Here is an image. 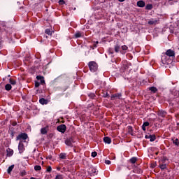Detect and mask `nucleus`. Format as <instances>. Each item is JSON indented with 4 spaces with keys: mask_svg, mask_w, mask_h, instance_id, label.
<instances>
[{
    "mask_svg": "<svg viewBox=\"0 0 179 179\" xmlns=\"http://www.w3.org/2000/svg\"><path fill=\"white\" fill-rule=\"evenodd\" d=\"M93 173H96V169L92 170Z\"/></svg>",
    "mask_w": 179,
    "mask_h": 179,
    "instance_id": "57",
    "label": "nucleus"
},
{
    "mask_svg": "<svg viewBox=\"0 0 179 179\" xmlns=\"http://www.w3.org/2000/svg\"><path fill=\"white\" fill-rule=\"evenodd\" d=\"M114 51L116 53L121 52V45L120 44L115 45Z\"/></svg>",
    "mask_w": 179,
    "mask_h": 179,
    "instance_id": "12",
    "label": "nucleus"
},
{
    "mask_svg": "<svg viewBox=\"0 0 179 179\" xmlns=\"http://www.w3.org/2000/svg\"><path fill=\"white\" fill-rule=\"evenodd\" d=\"M170 104L172 106L179 104V97H174L172 100L170 101Z\"/></svg>",
    "mask_w": 179,
    "mask_h": 179,
    "instance_id": "9",
    "label": "nucleus"
},
{
    "mask_svg": "<svg viewBox=\"0 0 179 179\" xmlns=\"http://www.w3.org/2000/svg\"><path fill=\"white\" fill-rule=\"evenodd\" d=\"M145 139H150V142H155L156 141V135H145Z\"/></svg>",
    "mask_w": 179,
    "mask_h": 179,
    "instance_id": "8",
    "label": "nucleus"
},
{
    "mask_svg": "<svg viewBox=\"0 0 179 179\" xmlns=\"http://www.w3.org/2000/svg\"><path fill=\"white\" fill-rule=\"evenodd\" d=\"M37 80H41V85H45V80H44V77L42 76H36Z\"/></svg>",
    "mask_w": 179,
    "mask_h": 179,
    "instance_id": "13",
    "label": "nucleus"
},
{
    "mask_svg": "<svg viewBox=\"0 0 179 179\" xmlns=\"http://www.w3.org/2000/svg\"><path fill=\"white\" fill-rule=\"evenodd\" d=\"M88 97H90V99H92V100H94L96 99V94L94 93H89L87 94Z\"/></svg>",
    "mask_w": 179,
    "mask_h": 179,
    "instance_id": "27",
    "label": "nucleus"
},
{
    "mask_svg": "<svg viewBox=\"0 0 179 179\" xmlns=\"http://www.w3.org/2000/svg\"><path fill=\"white\" fill-rule=\"evenodd\" d=\"M169 1H173V0H169Z\"/></svg>",
    "mask_w": 179,
    "mask_h": 179,
    "instance_id": "62",
    "label": "nucleus"
},
{
    "mask_svg": "<svg viewBox=\"0 0 179 179\" xmlns=\"http://www.w3.org/2000/svg\"><path fill=\"white\" fill-rule=\"evenodd\" d=\"M59 5H65V1H64V0H59Z\"/></svg>",
    "mask_w": 179,
    "mask_h": 179,
    "instance_id": "44",
    "label": "nucleus"
},
{
    "mask_svg": "<svg viewBox=\"0 0 179 179\" xmlns=\"http://www.w3.org/2000/svg\"><path fill=\"white\" fill-rule=\"evenodd\" d=\"M88 66L90 72H97V69H99V64L94 61L90 62L88 63Z\"/></svg>",
    "mask_w": 179,
    "mask_h": 179,
    "instance_id": "1",
    "label": "nucleus"
},
{
    "mask_svg": "<svg viewBox=\"0 0 179 179\" xmlns=\"http://www.w3.org/2000/svg\"><path fill=\"white\" fill-rule=\"evenodd\" d=\"M121 97H122V93H115L110 96L111 100H115V99H121Z\"/></svg>",
    "mask_w": 179,
    "mask_h": 179,
    "instance_id": "7",
    "label": "nucleus"
},
{
    "mask_svg": "<svg viewBox=\"0 0 179 179\" xmlns=\"http://www.w3.org/2000/svg\"><path fill=\"white\" fill-rule=\"evenodd\" d=\"M5 90H7V92L12 90V85L10 84H6L5 85Z\"/></svg>",
    "mask_w": 179,
    "mask_h": 179,
    "instance_id": "28",
    "label": "nucleus"
},
{
    "mask_svg": "<svg viewBox=\"0 0 179 179\" xmlns=\"http://www.w3.org/2000/svg\"><path fill=\"white\" fill-rule=\"evenodd\" d=\"M102 97H110V94H108V92L103 93Z\"/></svg>",
    "mask_w": 179,
    "mask_h": 179,
    "instance_id": "41",
    "label": "nucleus"
},
{
    "mask_svg": "<svg viewBox=\"0 0 179 179\" xmlns=\"http://www.w3.org/2000/svg\"><path fill=\"white\" fill-rule=\"evenodd\" d=\"M162 62L165 65H169V64H171V62H173V60L172 59H168V60L164 62V60L162 59Z\"/></svg>",
    "mask_w": 179,
    "mask_h": 179,
    "instance_id": "33",
    "label": "nucleus"
},
{
    "mask_svg": "<svg viewBox=\"0 0 179 179\" xmlns=\"http://www.w3.org/2000/svg\"><path fill=\"white\" fill-rule=\"evenodd\" d=\"M39 103H40V104H42V106L47 105V104H48V100H47L44 98H41L39 99Z\"/></svg>",
    "mask_w": 179,
    "mask_h": 179,
    "instance_id": "15",
    "label": "nucleus"
},
{
    "mask_svg": "<svg viewBox=\"0 0 179 179\" xmlns=\"http://www.w3.org/2000/svg\"><path fill=\"white\" fill-rule=\"evenodd\" d=\"M9 82H10V85H13V86H15V85H16V81L15 80H13V78H10Z\"/></svg>",
    "mask_w": 179,
    "mask_h": 179,
    "instance_id": "36",
    "label": "nucleus"
},
{
    "mask_svg": "<svg viewBox=\"0 0 179 179\" xmlns=\"http://www.w3.org/2000/svg\"><path fill=\"white\" fill-rule=\"evenodd\" d=\"M51 171H52V168L51 166H48L47 169H46V172L47 173H51Z\"/></svg>",
    "mask_w": 179,
    "mask_h": 179,
    "instance_id": "39",
    "label": "nucleus"
},
{
    "mask_svg": "<svg viewBox=\"0 0 179 179\" xmlns=\"http://www.w3.org/2000/svg\"><path fill=\"white\" fill-rule=\"evenodd\" d=\"M157 22H159V20L157 19H155V18H151L149 21H148V24L153 26V24H156L157 23Z\"/></svg>",
    "mask_w": 179,
    "mask_h": 179,
    "instance_id": "10",
    "label": "nucleus"
},
{
    "mask_svg": "<svg viewBox=\"0 0 179 179\" xmlns=\"http://www.w3.org/2000/svg\"><path fill=\"white\" fill-rule=\"evenodd\" d=\"M141 171H142L140 169L139 173H141Z\"/></svg>",
    "mask_w": 179,
    "mask_h": 179,
    "instance_id": "60",
    "label": "nucleus"
},
{
    "mask_svg": "<svg viewBox=\"0 0 179 179\" xmlns=\"http://www.w3.org/2000/svg\"><path fill=\"white\" fill-rule=\"evenodd\" d=\"M128 50V46L127 45H122L121 46V50H120V54L124 55L127 53V50Z\"/></svg>",
    "mask_w": 179,
    "mask_h": 179,
    "instance_id": "11",
    "label": "nucleus"
},
{
    "mask_svg": "<svg viewBox=\"0 0 179 179\" xmlns=\"http://www.w3.org/2000/svg\"><path fill=\"white\" fill-rule=\"evenodd\" d=\"M29 138V136L26 133H21L16 137V141H26Z\"/></svg>",
    "mask_w": 179,
    "mask_h": 179,
    "instance_id": "3",
    "label": "nucleus"
},
{
    "mask_svg": "<svg viewBox=\"0 0 179 179\" xmlns=\"http://www.w3.org/2000/svg\"><path fill=\"white\" fill-rule=\"evenodd\" d=\"M46 159L51 160L52 159V157L51 155H49V156L46 157Z\"/></svg>",
    "mask_w": 179,
    "mask_h": 179,
    "instance_id": "50",
    "label": "nucleus"
},
{
    "mask_svg": "<svg viewBox=\"0 0 179 179\" xmlns=\"http://www.w3.org/2000/svg\"><path fill=\"white\" fill-rule=\"evenodd\" d=\"M55 179H64V176L62 175H61V174H57L55 176Z\"/></svg>",
    "mask_w": 179,
    "mask_h": 179,
    "instance_id": "38",
    "label": "nucleus"
},
{
    "mask_svg": "<svg viewBox=\"0 0 179 179\" xmlns=\"http://www.w3.org/2000/svg\"><path fill=\"white\" fill-rule=\"evenodd\" d=\"M173 143L174 144V145H176V146H179V140H178V138H176V140L174 141H173Z\"/></svg>",
    "mask_w": 179,
    "mask_h": 179,
    "instance_id": "37",
    "label": "nucleus"
},
{
    "mask_svg": "<svg viewBox=\"0 0 179 179\" xmlns=\"http://www.w3.org/2000/svg\"><path fill=\"white\" fill-rule=\"evenodd\" d=\"M91 48H92V50H94L95 48H97V45L94 43L92 46L91 47Z\"/></svg>",
    "mask_w": 179,
    "mask_h": 179,
    "instance_id": "46",
    "label": "nucleus"
},
{
    "mask_svg": "<svg viewBox=\"0 0 179 179\" xmlns=\"http://www.w3.org/2000/svg\"><path fill=\"white\" fill-rule=\"evenodd\" d=\"M40 87V83L38 81H35V87Z\"/></svg>",
    "mask_w": 179,
    "mask_h": 179,
    "instance_id": "45",
    "label": "nucleus"
},
{
    "mask_svg": "<svg viewBox=\"0 0 179 179\" xmlns=\"http://www.w3.org/2000/svg\"><path fill=\"white\" fill-rule=\"evenodd\" d=\"M146 5V3H145V1L141 0L138 1L137 2V6H138V8H145V6Z\"/></svg>",
    "mask_w": 179,
    "mask_h": 179,
    "instance_id": "16",
    "label": "nucleus"
},
{
    "mask_svg": "<svg viewBox=\"0 0 179 179\" xmlns=\"http://www.w3.org/2000/svg\"><path fill=\"white\" fill-rule=\"evenodd\" d=\"M156 155H157V152H156Z\"/></svg>",
    "mask_w": 179,
    "mask_h": 179,
    "instance_id": "63",
    "label": "nucleus"
},
{
    "mask_svg": "<svg viewBox=\"0 0 179 179\" xmlns=\"http://www.w3.org/2000/svg\"><path fill=\"white\" fill-rule=\"evenodd\" d=\"M20 174L21 177H24V176H26L27 174L26 171L24 170L22 171Z\"/></svg>",
    "mask_w": 179,
    "mask_h": 179,
    "instance_id": "40",
    "label": "nucleus"
},
{
    "mask_svg": "<svg viewBox=\"0 0 179 179\" xmlns=\"http://www.w3.org/2000/svg\"><path fill=\"white\" fill-rule=\"evenodd\" d=\"M45 34H48V36H52V32L51 31V30H50V29H46L45 30Z\"/></svg>",
    "mask_w": 179,
    "mask_h": 179,
    "instance_id": "31",
    "label": "nucleus"
},
{
    "mask_svg": "<svg viewBox=\"0 0 179 179\" xmlns=\"http://www.w3.org/2000/svg\"><path fill=\"white\" fill-rule=\"evenodd\" d=\"M159 167L161 170H166V169H167V164L159 162Z\"/></svg>",
    "mask_w": 179,
    "mask_h": 179,
    "instance_id": "21",
    "label": "nucleus"
},
{
    "mask_svg": "<svg viewBox=\"0 0 179 179\" xmlns=\"http://www.w3.org/2000/svg\"><path fill=\"white\" fill-rule=\"evenodd\" d=\"M24 144H23V142L20 141L19 144H18V150H19V153L22 154L24 152Z\"/></svg>",
    "mask_w": 179,
    "mask_h": 179,
    "instance_id": "6",
    "label": "nucleus"
},
{
    "mask_svg": "<svg viewBox=\"0 0 179 179\" xmlns=\"http://www.w3.org/2000/svg\"><path fill=\"white\" fill-rule=\"evenodd\" d=\"M119 1V2H124V1H125V0H118Z\"/></svg>",
    "mask_w": 179,
    "mask_h": 179,
    "instance_id": "53",
    "label": "nucleus"
},
{
    "mask_svg": "<svg viewBox=\"0 0 179 179\" xmlns=\"http://www.w3.org/2000/svg\"><path fill=\"white\" fill-rule=\"evenodd\" d=\"M171 94H172V96H174L175 97H179V96H179V92H178V91H177V90L173 91V92H171Z\"/></svg>",
    "mask_w": 179,
    "mask_h": 179,
    "instance_id": "32",
    "label": "nucleus"
},
{
    "mask_svg": "<svg viewBox=\"0 0 179 179\" xmlns=\"http://www.w3.org/2000/svg\"><path fill=\"white\" fill-rule=\"evenodd\" d=\"M57 129L59 132H61L62 134H65V132L66 131V125L60 124L57 126Z\"/></svg>",
    "mask_w": 179,
    "mask_h": 179,
    "instance_id": "4",
    "label": "nucleus"
},
{
    "mask_svg": "<svg viewBox=\"0 0 179 179\" xmlns=\"http://www.w3.org/2000/svg\"><path fill=\"white\" fill-rule=\"evenodd\" d=\"M149 125H150V123H149V122H144L142 125L143 131H146V127H149Z\"/></svg>",
    "mask_w": 179,
    "mask_h": 179,
    "instance_id": "23",
    "label": "nucleus"
},
{
    "mask_svg": "<svg viewBox=\"0 0 179 179\" xmlns=\"http://www.w3.org/2000/svg\"><path fill=\"white\" fill-rule=\"evenodd\" d=\"M165 54L167 57H171V58H174V57H176V52L171 49L167 50Z\"/></svg>",
    "mask_w": 179,
    "mask_h": 179,
    "instance_id": "5",
    "label": "nucleus"
},
{
    "mask_svg": "<svg viewBox=\"0 0 179 179\" xmlns=\"http://www.w3.org/2000/svg\"><path fill=\"white\" fill-rule=\"evenodd\" d=\"M124 69H127V66H126V67H124Z\"/></svg>",
    "mask_w": 179,
    "mask_h": 179,
    "instance_id": "59",
    "label": "nucleus"
},
{
    "mask_svg": "<svg viewBox=\"0 0 179 179\" xmlns=\"http://www.w3.org/2000/svg\"><path fill=\"white\" fill-rule=\"evenodd\" d=\"M30 179H36V178L34 177H31Z\"/></svg>",
    "mask_w": 179,
    "mask_h": 179,
    "instance_id": "55",
    "label": "nucleus"
},
{
    "mask_svg": "<svg viewBox=\"0 0 179 179\" xmlns=\"http://www.w3.org/2000/svg\"><path fill=\"white\" fill-rule=\"evenodd\" d=\"M148 90L152 92V93H156L157 92V88L156 87H150Z\"/></svg>",
    "mask_w": 179,
    "mask_h": 179,
    "instance_id": "25",
    "label": "nucleus"
},
{
    "mask_svg": "<svg viewBox=\"0 0 179 179\" xmlns=\"http://www.w3.org/2000/svg\"><path fill=\"white\" fill-rule=\"evenodd\" d=\"M93 173H96V169L92 170Z\"/></svg>",
    "mask_w": 179,
    "mask_h": 179,
    "instance_id": "56",
    "label": "nucleus"
},
{
    "mask_svg": "<svg viewBox=\"0 0 179 179\" xmlns=\"http://www.w3.org/2000/svg\"><path fill=\"white\" fill-rule=\"evenodd\" d=\"M15 134H16V131H15V130L13 129L10 130V135L11 136V139H13V138H15Z\"/></svg>",
    "mask_w": 179,
    "mask_h": 179,
    "instance_id": "29",
    "label": "nucleus"
},
{
    "mask_svg": "<svg viewBox=\"0 0 179 179\" xmlns=\"http://www.w3.org/2000/svg\"><path fill=\"white\" fill-rule=\"evenodd\" d=\"M34 170H35V171H40V170H41V166H40V165L35 166Z\"/></svg>",
    "mask_w": 179,
    "mask_h": 179,
    "instance_id": "35",
    "label": "nucleus"
},
{
    "mask_svg": "<svg viewBox=\"0 0 179 179\" xmlns=\"http://www.w3.org/2000/svg\"><path fill=\"white\" fill-rule=\"evenodd\" d=\"M114 49H113V48H109V52H110V54H114Z\"/></svg>",
    "mask_w": 179,
    "mask_h": 179,
    "instance_id": "47",
    "label": "nucleus"
},
{
    "mask_svg": "<svg viewBox=\"0 0 179 179\" xmlns=\"http://www.w3.org/2000/svg\"><path fill=\"white\" fill-rule=\"evenodd\" d=\"M105 164H111V161H110V160H105Z\"/></svg>",
    "mask_w": 179,
    "mask_h": 179,
    "instance_id": "49",
    "label": "nucleus"
},
{
    "mask_svg": "<svg viewBox=\"0 0 179 179\" xmlns=\"http://www.w3.org/2000/svg\"><path fill=\"white\" fill-rule=\"evenodd\" d=\"M127 131L129 135H131V136H134V128L131 126L127 127Z\"/></svg>",
    "mask_w": 179,
    "mask_h": 179,
    "instance_id": "18",
    "label": "nucleus"
},
{
    "mask_svg": "<svg viewBox=\"0 0 179 179\" xmlns=\"http://www.w3.org/2000/svg\"><path fill=\"white\" fill-rule=\"evenodd\" d=\"M158 115L159 117H162L163 118H164V117H166V115H167V112H166L164 110H159Z\"/></svg>",
    "mask_w": 179,
    "mask_h": 179,
    "instance_id": "17",
    "label": "nucleus"
},
{
    "mask_svg": "<svg viewBox=\"0 0 179 179\" xmlns=\"http://www.w3.org/2000/svg\"><path fill=\"white\" fill-rule=\"evenodd\" d=\"M57 170H58V171H59L61 170V167H57Z\"/></svg>",
    "mask_w": 179,
    "mask_h": 179,
    "instance_id": "52",
    "label": "nucleus"
},
{
    "mask_svg": "<svg viewBox=\"0 0 179 179\" xmlns=\"http://www.w3.org/2000/svg\"><path fill=\"white\" fill-rule=\"evenodd\" d=\"M65 145L66 146H69V148H73V143H75V141H73V137L67 138L64 141Z\"/></svg>",
    "mask_w": 179,
    "mask_h": 179,
    "instance_id": "2",
    "label": "nucleus"
},
{
    "mask_svg": "<svg viewBox=\"0 0 179 179\" xmlns=\"http://www.w3.org/2000/svg\"><path fill=\"white\" fill-rule=\"evenodd\" d=\"M48 132V126H46V127L41 129V134L42 135H46V134Z\"/></svg>",
    "mask_w": 179,
    "mask_h": 179,
    "instance_id": "14",
    "label": "nucleus"
},
{
    "mask_svg": "<svg viewBox=\"0 0 179 179\" xmlns=\"http://www.w3.org/2000/svg\"><path fill=\"white\" fill-rule=\"evenodd\" d=\"M103 142L108 145H110V143H111V138L108 136H106L103 138Z\"/></svg>",
    "mask_w": 179,
    "mask_h": 179,
    "instance_id": "22",
    "label": "nucleus"
},
{
    "mask_svg": "<svg viewBox=\"0 0 179 179\" xmlns=\"http://www.w3.org/2000/svg\"><path fill=\"white\" fill-rule=\"evenodd\" d=\"M129 162L131 163V164H135L136 162H138V157H133L129 159Z\"/></svg>",
    "mask_w": 179,
    "mask_h": 179,
    "instance_id": "24",
    "label": "nucleus"
},
{
    "mask_svg": "<svg viewBox=\"0 0 179 179\" xmlns=\"http://www.w3.org/2000/svg\"><path fill=\"white\" fill-rule=\"evenodd\" d=\"M93 173H96V169L92 170Z\"/></svg>",
    "mask_w": 179,
    "mask_h": 179,
    "instance_id": "58",
    "label": "nucleus"
},
{
    "mask_svg": "<svg viewBox=\"0 0 179 179\" xmlns=\"http://www.w3.org/2000/svg\"><path fill=\"white\" fill-rule=\"evenodd\" d=\"M94 43H95V44L97 45V44H99V41H96V42Z\"/></svg>",
    "mask_w": 179,
    "mask_h": 179,
    "instance_id": "54",
    "label": "nucleus"
},
{
    "mask_svg": "<svg viewBox=\"0 0 179 179\" xmlns=\"http://www.w3.org/2000/svg\"><path fill=\"white\" fill-rule=\"evenodd\" d=\"M74 36L76 38H79L80 37H82V34L80 31L76 32Z\"/></svg>",
    "mask_w": 179,
    "mask_h": 179,
    "instance_id": "34",
    "label": "nucleus"
},
{
    "mask_svg": "<svg viewBox=\"0 0 179 179\" xmlns=\"http://www.w3.org/2000/svg\"><path fill=\"white\" fill-rule=\"evenodd\" d=\"M3 26H5L4 24H2Z\"/></svg>",
    "mask_w": 179,
    "mask_h": 179,
    "instance_id": "61",
    "label": "nucleus"
},
{
    "mask_svg": "<svg viewBox=\"0 0 179 179\" xmlns=\"http://www.w3.org/2000/svg\"><path fill=\"white\" fill-rule=\"evenodd\" d=\"M166 160H167V157H164L162 159L161 162H159V163H164V164H166Z\"/></svg>",
    "mask_w": 179,
    "mask_h": 179,
    "instance_id": "42",
    "label": "nucleus"
},
{
    "mask_svg": "<svg viewBox=\"0 0 179 179\" xmlns=\"http://www.w3.org/2000/svg\"><path fill=\"white\" fill-rule=\"evenodd\" d=\"M97 156V152L94 151L92 152V157H96Z\"/></svg>",
    "mask_w": 179,
    "mask_h": 179,
    "instance_id": "43",
    "label": "nucleus"
},
{
    "mask_svg": "<svg viewBox=\"0 0 179 179\" xmlns=\"http://www.w3.org/2000/svg\"><path fill=\"white\" fill-rule=\"evenodd\" d=\"M59 157L60 160H66V153L61 152L59 155Z\"/></svg>",
    "mask_w": 179,
    "mask_h": 179,
    "instance_id": "19",
    "label": "nucleus"
},
{
    "mask_svg": "<svg viewBox=\"0 0 179 179\" xmlns=\"http://www.w3.org/2000/svg\"><path fill=\"white\" fill-rule=\"evenodd\" d=\"M147 10H152L153 9V6L152 4H147L145 6Z\"/></svg>",
    "mask_w": 179,
    "mask_h": 179,
    "instance_id": "30",
    "label": "nucleus"
},
{
    "mask_svg": "<svg viewBox=\"0 0 179 179\" xmlns=\"http://www.w3.org/2000/svg\"><path fill=\"white\" fill-rule=\"evenodd\" d=\"M2 43H3L2 38L0 37V50L2 48Z\"/></svg>",
    "mask_w": 179,
    "mask_h": 179,
    "instance_id": "48",
    "label": "nucleus"
},
{
    "mask_svg": "<svg viewBox=\"0 0 179 179\" xmlns=\"http://www.w3.org/2000/svg\"><path fill=\"white\" fill-rule=\"evenodd\" d=\"M6 152H7L8 157H11V156H13V150L10 149V148H8L6 150Z\"/></svg>",
    "mask_w": 179,
    "mask_h": 179,
    "instance_id": "20",
    "label": "nucleus"
},
{
    "mask_svg": "<svg viewBox=\"0 0 179 179\" xmlns=\"http://www.w3.org/2000/svg\"><path fill=\"white\" fill-rule=\"evenodd\" d=\"M13 169H15V165H11L10 166L8 169H7V173L8 174H10V173H12V171L13 170Z\"/></svg>",
    "mask_w": 179,
    "mask_h": 179,
    "instance_id": "26",
    "label": "nucleus"
},
{
    "mask_svg": "<svg viewBox=\"0 0 179 179\" xmlns=\"http://www.w3.org/2000/svg\"><path fill=\"white\" fill-rule=\"evenodd\" d=\"M12 125H13V127H16V125H17V122H13L12 123Z\"/></svg>",
    "mask_w": 179,
    "mask_h": 179,
    "instance_id": "51",
    "label": "nucleus"
}]
</instances>
